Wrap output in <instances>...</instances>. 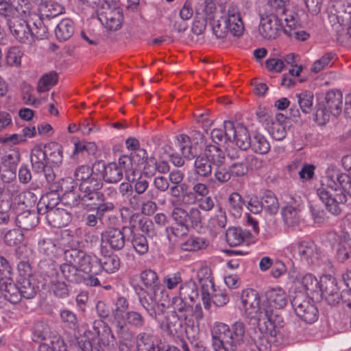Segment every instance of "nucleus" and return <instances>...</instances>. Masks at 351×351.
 <instances>
[{"instance_id":"37","label":"nucleus","mask_w":351,"mask_h":351,"mask_svg":"<svg viewBox=\"0 0 351 351\" xmlns=\"http://www.w3.org/2000/svg\"><path fill=\"white\" fill-rule=\"evenodd\" d=\"M202 154L215 167L223 165L226 160L225 154L219 146L210 143L206 145Z\"/></svg>"},{"instance_id":"13","label":"nucleus","mask_w":351,"mask_h":351,"mask_svg":"<svg viewBox=\"0 0 351 351\" xmlns=\"http://www.w3.org/2000/svg\"><path fill=\"white\" fill-rule=\"evenodd\" d=\"M282 14L285 16V24L283 27L285 34L291 38H293L300 41L306 40L309 38V34L302 29V24L297 13L291 10H283Z\"/></svg>"},{"instance_id":"17","label":"nucleus","mask_w":351,"mask_h":351,"mask_svg":"<svg viewBox=\"0 0 351 351\" xmlns=\"http://www.w3.org/2000/svg\"><path fill=\"white\" fill-rule=\"evenodd\" d=\"M285 25L282 19L274 14H270L261 19L258 31L262 37L265 39H275L280 32H283Z\"/></svg>"},{"instance_id":"18","label":"nucleus","mask_w":351,"mask_h":351,"mask_svg":"<svg viewBox=\"0 0 351 351\" xmlns=\"http://www.w3.org/2000/svg\"><path fill=\"white\" fill-rule=\"evenodd\" d=\"M114 204L111 202L85 204L84 209L95 213L88 214L84 219L85 224L89 227H95L98 221H101L106 213L112 212L114 209Z\"/></svg>"},{"instance_id":"59","label":"nucleus","mask_w":351,"mask_h":351,"mask_svg":"<svg viewBox=\"0 0 351 351\" xmlns=\"http://www.w3.org/2000/svg\"><path fill=\"white\" fill-rule=\"evenodd\" d=\"M4 298L11 303L20 301L19 287H0V298Z\"/></svg>"},{"instance_id":"14","label":"nucleus","mask_w":351,"mask_h":351,"mask_svg":"<svg viewBox=\"0 0 351 351\" xmlns=\"http://www.w3.org/2000/svg\"><path fill=\"white\" fill-rule=\"evenodd\" d=\"M32 10V4L28 0H4L0 3V16L7 19V23L17 13L27 16Z\"/></svg>"},{"instance_id":"62","label":"nucleus","mask_w":351,"mask_h":351,"mask_svg":"<svg viewBox=\"0 0 351 351\" xmlns=\"http://www.w3.org/2000/svg\"><path fill=\"white\" fill-rule=\"evenodd\" d=\"M117 327V333L123 341H130L133 338V334L128 327L125 319H114Z\"/></svg>"},{"instance_id":"30","label":"nucleus","mask_w":351,"mask_h":351,"mask_svg":"<svg viewBox=\"0 0 351 351\" xmlns=\"http://www.w3.org/2000/svg\"><path fill=\"white\" fill-rule=\"evenodd\" d=\"M38 252L47 258H56L64 253V250L58 245L57 241L45 238L38 241Z\"/></svg>"},{"instance_id":"27","label":"nucleus","mask_w":351,"mask_h":351,"mask_svg":"<svg viewBox=\"0 0 351 351\" xmlns=\"http://www.w3.org/2000/svg\"><path fill=\"white\" fill-rule=\"evenodd\" d=\"M45 219L51 227L60 228L66 226L71 221V217L65 209L57 208L49 211Z\"/></svg>"},{"instance_id":"15","label":"nucleus","mask_w":351,"mask_h":351,"mask_svg":"<svg viewBox=\"0 0 351 351\" xmlns=\"http://www.w3.org/2000/svg\"><path fill=\"white\" fill-rule=\"evenodd\" d=\"M328 12L330 23L346 26L351 21V3L343 0L335 1L328 8Z\"/></svg>"},{"instance_id":"22","label":"nucleus","mask_w":351,"mask_h":351,"mask_svg":"<svg viewBox=\"0 0 351 351\" xmlns=\"http://www.w3.org/2000/svg\"><path fill=\"white\" fill-rule=\"evenodd\" d=\"M263 295H260L259 293L252 288H247L243 290L241 293V302L243 306L247 310H253L254 312H262V310H265L261 305V298Z\"/></svg>"},{"instance_id":"45","label":"nucleus","mask_w":351,"mask_h":351,"mask_svg":"<svg viewBox=\"0 0 351 351\" xmlns=\"http://www.w3.org/2000/svg\"><path fill=\"white\" fill-rule=\"evenodd\" d=\"M289 282L292 284L300 283L302 285H317L318 280L311 273L302 274L295 269L290 270L289 272Z\"/></svg>"},{"instance_id":"52","label":"nucleus","mask_w":351,"mask_h":351,"mask_svg":"<svg viewBox=\"0 0 351 351\" xmlns=\"http://www.w3.org/2000/svg\"><path fill=\"white\" fill-rule=\"evenodd\" d=\"M245 202L239 193H232L228 198V209L233 215H240Z\"/></svg>"},{"instance_id":"42","label":"nucleus","mask_w":351,"mask_h":351,"mask_svg":"<svg viewBox=\"0 0 351 351\" xmlns=\"http://www.w3.org/2000/svg\"><path fill=\"white\" fill-rule=\"evenodd\" d=\"M41 16L51 19L64 12V8L56 1H45L43 5L38 6Z\"/></svg>"},{"instance_id":"1","label":"nucleus","mask_w":351,"mask_h":351,"mask_svg":"<svg viewBox=\"0 0 351 351\" xmlns=\"http://www.w3.org/2000/svg\"><path fill=\"white\" fill-rule=\"evenodd\" d=\"M317 195L328 212L339 215L341 206L348 201L347 197H351V176L340 173L335 166L329 167L321 186L317 189Z\"/></svg>"},{"instance_id":"33","label":"nucleus","mask_w":351,"mask_h":351,"mask_svg":"<svg viewBox=\"0 0 351 351\" xmlns=\"http://www.w3.org/2000/svg\"><path fill=\"white\" fill-rule=\"evenodd\" d=\"M233 136L231 137V141H235L236 145L241 150H247L252 145V138L250 137L247 128L238 125L234 126L233 124Z\"/></svg>"},{"instance_id":"54","label":"nucleus","mask_w":351,"mask_h":351,"mask_svg":"<svg viewBox=\"0 0 351 351\" xmlns=\"http://www.w3.org/2000/svg\"><path fill=\"white\" fill-rule=\"evenodd\" d=\"M58 82L57 73L55 71H50L43 75L38 80L37 90L39 93L48 91Z\"/></svg>"},{"instance_id":"21","label":"nucleus","mask_w":351,"mask_h":351,"mask_svg":"<svg viewBox=\"0 0 351 351\" xmlns=\"http://www.w3.org/2000/svg\"><path fill=\"white\" fill-rule=\"evenodd\" d=\"M223 16L226 21L228 33L230 32L234 36H241L244 26L237 7L231 5L228 8V15Z\"/></svg>"},{"instance_id":"47","label":"nucleus","mask_w":351,"mask_h":351,"mask_svg":"<svg viewBox=\"0 0 351 351\" xmlns=\"http://www.w3.org/2000/svg\"><path fill=\"white\" fill-rule=\"evenodd\" d=\"M309 295V300L312 301H319L324 298L328 304L330 305V288L331 287H303Z\"/></svg>"},{"instance_id":"9","label":"nucleus","mask_w":351,"mask_h":351,"mask_svg":"<svg viewBox=\"0 0 351 351\" xmlns=\"http://www.w3.org/2000/svg\"><path fill=\"white\" fill-rule=\"evenodd\" d=\"M288 250L294 257L298 256L301 261L308 265H317L319 259V251L312 241H301L295 244H291Z\"/></svg>"},{"instance_id":"7","label":"nucleus","mask_w":351,"mask_h":351,"mask_svg":"<svg viewBox=\"0 0 351 351\" xmlns=\"http://www.w3.org/2000/svg\"><path fill=\"white\" fill-rule=\"evenodd\" d=\"M64 260L76 267L78 270L86 274L83 277L86 285H101L99 278L90 273H95L93 268L97 265V258L92 256L86 252L77 248L64 250Z\"/></svg>"},{"instance_id":"38","label":"nucleus","mask_w":351,"mask_h":351,"mask_svg":"<svg viewBox=\"0 0 351 351\" xmlns=\"http://www.w3.org/2000/svg\"><path fill=\"white\" fill-rule=\"evenodd\" d=\"M75 186L73 184L71 186L65 187L64 193L62 194L60 200L65 205L71 207H77L81 206L82 208H84L85 204L82 198L81 193H78L75 190Z\"/></svg>"},{"instance_id":"36","label":"nucleus","mask_w":351,"mask_h":351,"mask_svg":"<svg viewBox=\"0 0 351 351\" xmlns=\"http://www.w3.org/2000/svg\"><path fill=\"white\" fill-rule=\"evenodd\" d=\"M250 237L249 231L235 226L229 227L226 233V240L230 246H237Z\"/></svg>"},{"instance_id":"25","label":"nucleus","mask_w":351,"mask_h":351,"mask_svg":"<svg viewBox=\"0 0 351 351\" xmlns=\"http://www.w3.org/2000/svg\"><path fill=\"white\" fill-rule=\"evenodd\" d=\"M264 296L269 305L276 308H282L288 302L287 293L280 287H269V289L265 291Z\"/></svg>"},{"instance_id":"56","label":"nucleus","mask_w":351,"mask_h":351,"mask_svg":"<svg viewBox=\"0 0 351 351\" xmlns=\"http://www.w3.org/2000/svg\"><path fill=\"white\" fill-rule=\"evenodd\" d=\"M45 151L47 152L48 160L53 164L61 163L62 160V147L56 143H51L45 146Z\"/></svg>"},{"instance_id":"63","label":"nucleus","mask_w":351,"mask_h":351,"mask_svg":"<svg viewBox=\"0 0 351 351\" xmlns=\"http://www.w3.org/2000/svg\"><path fill=\"white\" fill-rule=\"evenodd\" d=\"M16 179V171L10 168H1L0 169V186L7 188L8 185H17L12 183Z\"/></svg>"},{"instance_id":"34","label":"nucleus","mask_w":351,"mask_h":351,"mask_svg":"<svg viewBox=\"0 0 351 351\" xmlns=\"http://www.w3.org/2000/svg\"><path fill=\"white\" fill-rule=\"evenodd\" d=\"M325 106L334 116H338L341 112L343 95L339 90H329L325 96Z\"/></svg>"},{"instance_id":"49","label":"nucleus","mask_w":351,"mask_h":351,"mask_svg":"<svg viewBox=\"0 0 351 351\" xmlns=\"http://www.w3.org/2000/svg\"><path fill=\"white\" fill-rule=\"evenodd\" d=\"M336 258L340 263L348 261L351 263V241L346 237L338 244Z\"/></svg>"},{"instance_id":"28","label":"nucleus","mask_w":351,"mask_h":351,"mask_svg":"<svg viewBox=\"0 0 351 351\" xmlns=\"http://www.w3.org/2000/svg\"><path fill=\"white\" fill-rule=\"evenodd\" d=\"M233 122L225 121L223 129L215 128L210 132V138L217 146L227 142H231V137L233 136Z\"/></svg>"},{"instance_id":"51","label":"nucleus","mask_w":351,"mask_h":351,"mask_svg":"<svg viewBox=\"0 0 351 351\" xmlns=\"http://www.w3.org/2000/svg\"><path fill=\"white\" fill-rule=\"evenodd\" d=\"M180 318L182 317L177 314L176 311H173L166 315L165 327L169 333L174 335L180 332L182 328Z\"/></svg>"},{"instance_id":"4","label":"nucleus","mask_w":351,"mask_h":351,"mask_svg":"<svg viewBox=\"0 0 351 351\" xmlns=\"http://www.w3.org/2000/svg\"><path fill=\"white\" fill-rule=\"evenodd\" d=\"M245 326L242 322H236L230 327L217 323L212 329L213 345L215 351H235L238 346L245 343Z\"/></svg>"},{"instance_id":"29","label":"nucleus","mask_w":351,"mask_h":351,"mask_svg":"<svg viewBox=\"0 0 351 351\" xmlns=\"http://www.w3.org/2000/svg\"><path fill=\"white\" fill-rule=\"evenodd\" d=\"M18 278L16 284L20 285H35L38 280L33 274L31 265L27 261H20L17 265Z\"/></svg>"},{"instance_id":"23","label":"nucleus","mask_w":351,"mask_h":351,"mask_svg":"<svg viewBox=\"0 0 351 351\" xmlns=\"http://www.w3.org/2000/svg\"><path fill=\"white\" fill-rule=\"evenodd\" d=\"M192 312H190V317L186 320L185 331L186 335L195 337L199 334V322L202 319L204 314L200 304H197L195 307L192 306Z\"/></svg>"},{"instance_id":"12","label":"nucleus","mask_w":351,"mask_h":351,"mask_svg":"<svg viewBox=\"0 0 351 351\" xmlns=\"http://www.w3.org/2000/svg\"><path fill=\"white\" fill-rule=\"evenodd\" d=\"M53 258H43L38 263L40 278L43 280L38 279L37 283L41 285H66V282L60 278Z\"/></svg>"},{"instance_id":"48","label":"nucleus","mask_w":351,"mask_h":351,"mask_svg":"<svg viewBox=\"0 0 351 351\" xmlns=\"http://www.w3.org/2000/svg\"><path fill=\"white\" fill-rule=\"evenodd\" d=\"M250 147L256 154H265L270 150V144L267 138L260 133L253 135Z\"/></svg>"},{"instance_id":"26","label":"nucleus","mask_w":351,"mask_h":351,"mask_svg":"<svg viewBox=\"0 0 351 351\" xmlns=\"http://www.w3.org/2000/svg\"><path fill=\"white\" fill-rule=\"evenodd\" d=\"M213 165L202 154L197 156L193 164V175L196 180L207 179L212 176Z\"/></svg>"},{"instance_id":"55","label":"nucleus","mask_w":351,"mask_h":351,"mask_svg":"<svg viewBox=\"0 0 351 351\" xmlns=\"http://www.w3.org/2000/svg\"><path fill=\"white\" fill-rule=\"evenodd\" d=\"M120 265L119 258L117 255H110L105 256L102 260L97 262V265L95 267H102V269L107 273H113L116 271Z\"/></svg>"},{"instance_id":"43","label":"nucleus","mask_w":351,"mask_h":351,"mask_svg":"<svg viewBox=\"0 0 351 351\" xmlns=\"http://www.w3.org/2000/svg\"><path fill=\"white\" fill-rule=\"evenodd\" d=\"M47 152L40 147H36L32 151L30 160L33 169L37 173H42L47 165Z\"/></svg>"},{"instance_id":"46","label":"nucleus","mask_w":351,"mask_h":351,"mask_svg":"<svg viewBox=\"0 0 351 351\" xmlns=\"http://www.w3.org/2000/svg\"><path fill=\"white\" fill-rule=\"evenodd\" d=\"M51 338L50 328L43 321L36 322L32 328V339L40 342Z\"/></svg>"},{"instance_id":"44","label":"nucleus","mask_w":351,"mask_h":351,"mask_svg":"<svg viewBox=\"0 0 351 351\" xmlns=\"http://www.w3.org/2000/svg\"><path fill=\"white\" fill-rule=\"evenodd\" d=\"M208 245V241L206 239L191 235L181 243L180 248L183 251L193 252L206 249Z\"/></svg>"},{"instance_id":"35","label":"nucleus","mask_w":351,"mask_h":351,"mask_svg":"<svg viewBox=\"0 0 351 351\" xmlns=\"http://www.w3.org/2000/svg\"><path fill=\"white\" fill-rule=\"evenodd\" d=\"M75 29L73 20L69 18L64 19L56 27V37L60 42L68 40L73 35Z\"/></svg>"},{"instance_id":"5","label":"nucleus","mask_w":351,"mask_h":351,"mask_svg":"<svg viewBox=\"0 0 351 351\" xmlns=\"http://www.w3.org/2000/svg\"><path fill=\"white\" fill-rule=\"evenodd\" d=\"M171 205L173 209L171 217L175 223L180 228L182 233L180 234L179 229L174 227L167 228L168 233L171 232L176 237L186 234L190 230H197L202 227L203 217L201 211L196 207L186 209L181 206L178 199L171 200Z\"/></svg>"},{"instance_id":"11","label":"nucleus","mask_w":351,"mask_h":351,"mask_svg":"<svg viewBox=\"0 0 351 351\" xmlns=\"http://www.w3.org/2000/svg\"><path fill=\"white\" fill-rule=\"evenodd\" d=\"M295 314L302 321L312 324L317 321L319 315L317 308L308 298L300 293L291 300Z\"/></svg>"},{"instance_id":"8","label":"nucleus","mask_w":351,"mask_h":351,"mask_svg":"<svg viewBox=\"0 0 351 351\" xmlns=\"http://www.w3.org/2000/svg\"><path fill=\"white\" fill-rule=\"evenodd\" d=\"M111 334V330L104 322L95 321L93 330H86L84 335L77 339L78 347L82 351H93L103 342L106 335Z\"/></svg>"},{"instance_id":"6","label":"nucleus","mask_w":351,"mask_h":351,"mask_svg":"<svg viewBox=\"0 0 351 351\" xmlns=\"http://www.w3.org/2000/svg\"><path fill=\"white\" fill-rule=\"evenodd\" d=\"M139 301L148 315L154 319L164 314L169 294L165 287H140Z\"/></svg>"},{"instance_id":"24","label":"nucleus","mask_w":351,"mask_h":351,"mask_svg":"<svg viewBox=\"0 0 351 351\" xmlns=\"http://www.w3.org/2000/svg\"><path fill=\"white\" fill-rule=\"evenodd\" d=\"M99 19L108 29L116 30L121 27L123 16L119 10L109 8L99 14Z\"/></svg>"},{"instance_id":"61","label":"nucleus","mask_w":351,"mask_h":351,"mask_svg":"<svg viewBox=\"0 0 351 351\" xmlns=\"http://www.w3.org/2000/svg\"><path fill=\"white\" fill-rule=\"evenodd\" d=\"M3 237L6 245L16 246L23 241L24 236L21 229H13L4 233Z\"/></svg>"},{"instance_id":"39","label":"nucleus","mask_w":351,"mask_h":351,"mask_svg":"<svg viewBox=\"0 0 351 351\" xmlns=\"http://www.w3.org/2000/svg\"><path fill=\"white\" fill-rule=\"evenodd\" d=\"M128 243L131 244L134 250L139 255L145 254L149 250L147 239L139 232L130 234L127 237Z\"/></svg>"},{"instance_id":"57","label":"nucleus","mask_w":351,"mask_h":351,"mask_svg":"<svg viewBox=\"0 0 351 351\" xmlns=\"http://www.w3.org/2000/svg\"><path fill=\"white\" fill-rule=\"evenodd\" d=\"M298 104L303 113H310L313 110V95L311 92L304 91L297 93Z\"/></svg>"},{"instance_id":"31","label":"nucleus","mask_w":351,"mask_h":351,"mask_svg":"<svg viewBox=\"0 0 351 351\" xmlns=\"http://www.w3.org/2000/svg\"><path fill=\"white\" fill-rule=\"evenodd\" d=\"M300 204L294 201V205L289 204L282 207L281 214L284 223L287 227H295L299 224L300 216Z\"/></svg>"},{"instance_id":"10","label":"nucleus","mask_w":351,"mask_h":351,"mask_svg":"<svg viewBox=\"0 0 351 351\" xmlns=\"http://www.w3.org/2000/svg\"><path fill=\"white\" fill-rule=\"evenodd\" d=\"M27 195L34 197L31 192H21L19 185H8L7 188L0 186V214L10 215L13 201L25 204L23 199Z\"/></svg>"},{"instance_id":"41","label":"nucleus","mask_w":351,"mask_h":351,"mask_svg":"<svg viewBox=\"0 0 351 351\" xmlns=\"http://www.w3.org/2000/svg\"><path fill=\"white\" fill-rule=\"evenodd\" d=\"M262 210L270 215H275L279 210V202L275 194L271 191H266L261 199Z\"/></svg>"},{"instance_id":"3","label":"nucleus","mask_w":351,"mask_h":351,"mask_svg":"<svg viewBox=\"0 0 351 351\" xmlns=\"http://www.w3.org/2000/svg\"><path fill=\"white\" fill-rule=\"evenodd\" d=\"M93 169L88 165H81L76 168L73 182L82 193L84 204L108 202L105 194L101 191L103 180L94 173Z\"/></svg>"},{"instance_id":"16","label":"nucleus","mask_w":351,"mask_h":351,"mask_svg":"<svg viewBox=\"0 0 351 351\" xmlns=\"http://www.w3.org/2000/svg\"><path fill=\"white\" fill-rule=\"evenodd\" d=\"M8 26L11 35L17 42L26 45H32L33 43L30 21L21 19L8 20Z\"/></svg>"},{"instance_id":"40","label":"nucleus","mask_w":351,"mask_h":351,"mask_svg":"<svg viewBox=\"0 0 351 351\" xmlns=\"http://www.w3.org/2000/svg\"><path fill=\"white\" fill-rule=\"evenodd\" d=\"M60 270L62 275L60 278L62 280V278H64L66 283L78 284L82 282L83 278L78 273L79 270L69 263L65 261L64 263H62L60 266Z\"/></svg>"},{"instance_id":"64","label":"nucleus","mask_w":351,"mask_h":351,"mask_svg":"<svg viewBox=\"0 0 351 351\" xmlns=\"http://www.w3.org/2000/svg\"><path fill=\"white\" fill-rule=\"evenodd\" d=\"M23 52L19 47H10L7 53L5 59L9 65L19 66L21 62Z\"/></svg>"},{"instance_id":"19","label":"nucleus","mask_w":351,"mask_h":351,"mask_svg":"<svg viewBox=\"0 0 351 351\" xmlns=\"http://www.w3.org/2000/svg\"><path fill=\"white\" fill-rule=\"evenodd\" d=\"M127 232L123 228H109L101 233V241L114 251L121 250L128 243Z\"/></svg>"},{"instance_id":"58","label":"nucleus","mask_w":351,"mask_h":351,"mask_svg":"<svg viewBox=\"0 0 351 351\" xmlns=\"http://www.w3.org/2000/svg\"><path fill=\"white\" fill-rule=\"evenodd\" d=\"M210 21L213 34L217 38H224L228 34V29L225 17L221 16L219 19L215 20V19H213Z\"/></svg>"},{"instance_id":"2","label":"nucleus","mask_w":351,"mask_h":351,"mask_svg":"<svg viewBox=\"0 0 351 351\" xmlns=\"http://www.w3.org/2000/svg\"><path fill=\"white\" fill-rule=\"evenodd\" d=\"M265 316L267 321L263 323V326L260 319H252L254 326L247 330L252 343L259 351H271V343L279 346L285 344L286 341L287 330L282 317L274 311L269 313L267 310H265Z\"/></svg>"},{"instance_id":"20","label":"nucleus","mask_w":351,"mask_h":351,"mask_svg":"<svg viewBox=\"0 0 351 351\" xmlns=\"http://www.w3.org/2000/svg\"><path fill=\"white\" fill-rule=\"evenodd\" d=\"M97 167L101 171L103 182L117 183L123 178V172L116 162H109L106 165L102 160L97 161L93 168Z\"/></svg>"},{"instance_id":"60","label":"nucleus","mask_w":351,"mask_h":351,"mask_svg":"<svg viewBox=\"0 0 351 351\" xmlns=\"http://www.w3.org/2000/svg\"><path fill=\"white\" fill-rule=\"evenodd\" d=\"M125 322L135 328H142L145 323L144 317L138 311H130L125 313Z\"/></svg>"},{"instance_id":"53","label":"nucleus","mask_w":351,"mask_h":351,"mask_svg":"<svg viewBox=\"0 0 351 351\" xmlns=\"http://www.w3.org/2000/svg\"><path fill=\"white\" fill-rule=\"evenodd\" d=\"M11 269L8 261L0 255V285L14 284Z\"/></svg>"},{"instance_id":"50","label":"nucleus","mask_w":351,"mask_h":351,"mask_svg":"<svg viewBox=\"0 0 351 351\" xmlns=\"http://www.w3.org/2000/svg\"><path fill=\"white\" fill-rule=\"evenodd\" d=\"M31 34L33 37V43L37 40H42L47 38L48 29L44 24L42 18L39 17L34 21H30Z\"/></svg>"},{"instance_id":"32","label":"nucleus","mask_w":351,"mask_h":351,"mask_svg":"<svg viewBox=\"0 0 351 351\" xmlns=\"http://www.w3.org/2000/svg\"><path fill=\"white\" fill-rule=\"evenodd\" d=\"M40 219L38 213L26 210L17 215L16 223L20 229L29 230L36 226Z\"/></svg>"}]
</instances>
